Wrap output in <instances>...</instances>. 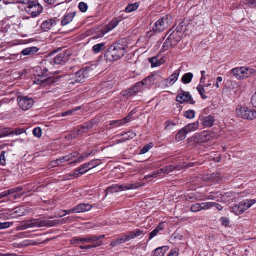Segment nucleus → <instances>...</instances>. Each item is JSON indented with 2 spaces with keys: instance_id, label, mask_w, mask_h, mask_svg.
Listing matches in <instances>:
<instances>
[{
  "instance_id": "nucleus-1",
  "label": "nucleus",
  "mask_w": 256,
  "mask_h": 256,
  "mask_svg": "<svg viewBox=\"0 0 256 256\" xmlns=\"http://www.w3.org/2000/svg\"><path fill=\"white\" fill-rule=\"evenodd\" d=\"M126 48V46L120 43L110 46L104 54L106 61L112 62L120 59L127 52Z\"/></svg>"
},
{
  "instance_id": "nucleus-51",
  "label": "nucleus",
  "mask_w": 256,
  "mask_h": 256,
  "mask_svg": "<svg viewBox=\"0 0 256 256\" xmlns=\"http://www.w3.org/2000/svg\"><path fill=\"white\" fill-rule=\"evenodd\" d=\"M152 147V144H148L144 146L140 150V154H146L149 150Z\"/></svg>"
},
{
  "instance_id": "nucleus-59",
  "label": "nucleus",
  "mask_w": 256,
  "mask_h": 256,
  "mask_svg": "<svg viewBox=\"0 0 256 256\" xmlns=\"http://www.w3.org/2000/svg\"><path fill=\"white\" fill-rule=\"evenodd\" d=\"M5 154L6 152L4 151H2L0 155V163L2 165H4L6 164Z\"/></svg>"
},
{
  "instance_id": "nucleus-32",
  "label": "nucleus",
  "mask_w": 256,
  "mask_h": 256,
  "mask_svg": "<svg viewBox=\"0 0 256 256\" xmlns=\"http://www.w3.org/2000/svg\"><path fill=\"white\" fill-rule=\"evenodd\" d=\"M42 8L38 3L33 1V17L37 16L42 11Z\"/></svg>"
},
{
  "instance_id": "nucleus-53",
  "label": "nucleus",
  "mask_w": 256,
  "mask_h": 256,
  "mask_svg": "<svg viewBox=\"0 0 256 256\" xmlns=\"http://www.w3.org/2000/svg\"><path fill=\"white\" fill-rule=\"evenodd\" d=\"M78 8L82 12H84L88 10V6L86 4L81 2L79 4Z\"/></svg>"
},
{
  "instance_id": "nucleus-11",
  "label": "nucleus",
  "mask_w": 256,
  "mask_h": 256,
  "mask_svg": "<svg viewBox=\"0 0 256 256\" xmlns=\"http://www.w3.org/2000/svg\"><path fill=\"white\" fill-rule=\"evenodd\" d=\"M71 54L72 52L69 50L62 52L52 60L50 62L54 65L63 64L69 60Z\"/></svg>"
},
{
  "instance_id": "nucleus-3",
  "label": "nucleus",
  "mask_w": 256,
  "mask_h": 256,
  "mask_svg": "<svg viewBox=\"0 0 256 256\" xmlns=\"http://www.w3.org/2000/svg\"><path fill=\"white\" fill-rule=\"evenodd\" d=\"M143 234V231L139 229L130 232L128 234H124L120 238L117 240H112L110 243V246H116L118 244L125 243L130 240L134 239L136 237L140 236Z\"/></svg>"
},
{
  "instance_id": "nucleus-24",
  "label": "nucleus",
  "mask_w": 256,
  "mask_h": 256,
  "mask_svg": "<svg viewBox=\"0 0 256 256\" xmlns=\"http://www.w3.org/2000/svg\"><path fill=\"white\" fill-rule=\"evenodd\" d=\"M203 179L204 180L208 182H216L220 179V174L218 173L208 174Z\"/></svg>"
},
{
  "instance_id": "nucleus-25",
  "label": "nucleus",
  "mask_w": 256,
  "mask_h": 256,
  "mask_svg": "<svg viewBox=\"0 0 256 256\" xmlns=\"http://www.w3.org/2000/svg\"><path fill=\"white\" fill-rule=\"evenodd\" d=\"M132 114H130L126 118L122 120H114L112 122L110 123V124L112 126H121L125 124H126L130 122L131 121L132 118H131Z\"/></svg>"
},
{
  "instance_id": "nucleus-39",
  "label": "nucleus",
  "mask_w": 256,
  "mask_h": 256,
  "mask_svg": "<svg viewBox=\"0 0 256 256\" xmlns=\"http://www.w3.org/2000/svg\"><path fill=\"white\" fill-rule=\"evenodd\" d=\"M23 132H24V130H21V129L16 130L14 131L13 130V131H10V132L6 131V132H4V134H2L0 136L4 137V136H8L9 135L14 134L16 135H20L21 134H22Z\"/></svg>"
},
{
  "instance_id": "nucleus-50",
  "label": "nucleus",
  "mask_w": 256,
  "mask_h": 256,
  "mask_svg": "<svg viewBox=\"0 0 256 256\" xmlns=\"http://www.w3.org/2000/svg\"><path fill=\"white\" fill-rule=\"evenodd\" d=\"M176 126V124L172 121H168L166 123L165 130H171Z\"/></svg>"
},
{
  "instance_id": "nucleus-16",
  "label": "nucleus",
  "mask_w": 256,
  "mask_h": 256,
  "mask_svg": "<svg viewBox=\"0 0 256 256\" xmlns=\"http://www.w3.org/2000/svg\"><path fill=\"white\" fill-rule=\"evenodd\" d=\"M56 81L57 80L54 78L52 77L48 78H44L42 77L41 79H38V80H33V82L34 84H40L42 86L45 87L56 83Z\"/></svg>"
},
{
  "instance_id": "nucleus-18",
  "label": "nucleus",
  "mask_w": 256,
  "mask_h": 256,
  "mask_svg": "<svg viewBox=\"0 0 256 256\" xmlns=\"http://www.w3.org/2000/svg\"><path fill=\"white\" fill-rule=\"evenodd\" d=\"M201 124L205 128H210L213 126L215 118L212 116H203L200 118Z\"/></svg>"
},
{
  "instance_id": "nucleus-21",
  "label": "nucleus",
  "mask_w": 256,
  "mask_h": 256,
  "mask_svg": "<svg viewBox=\"0 0 256 256\" xmlns=\"http://www.w3.org/2000/svg\"><path fill=\"white\" fill-rule=\"evenodd\" d=\"M118 23L119 21L118 19L113 20L104 30H102V34L100 35L99 37L96 36V38L102 37L118 25Z\"/></svg>"
},
{
  "instance_id": "nucleus-62",
  "label": "nucleus",
  "mask_w": 256,
  "mask_h": 256,
  "mask_svg": "<svg viewBox=\"0 0 256 256\" xmlns=\"http://www.w3.org/2000/svg\"><path fill=\"white\" fill-rule=\"evenodd\" d=\"M32 52V48H26V49L22 51V54L24 56H28V55H29Z\"/></svg>"
},
{
  "instance_id": "nucleus-6",
  "label": "nucleus",
  "mask_w": 256,
  "mask_h": 256,
  "mask_svg": "<svg viewBox=\"0 0 256 256\" xmlns=\"http://www.w3.org/2000/svg\"><path fill=\"white\" fill-rule=\"evenodd\" d=\"M256 203V200H245L232 208V212L240 215Z\"/></svg>"
},
{
  "instance_id": "nucleus-48",
  "label": "nucleus",
  "mask_w": 256,
  "mask_h": 256,
  "mask_svg": "<svg viewBox=\"0 0 256 256\" xmlns=\"http://www.w3.org/2000/svg\"><path fill=\"white\" fill-rule=\"evenodd\" d=\"M136 136V134L132 132H128L124 135V138L126 140H129L134 138Z\"/></svg>"
},
{
  "instance_id": "nucleus-47",
  "label": "nucleus",
  "mask_w": 256,
  "mask_h": 256,
  "mask_svg": "<svg viewBox=\"0 0 256 256\" xmlns=\"http://www.w3.org/2000/svg\"><path fill=\"white\" fill-rule=\"evenodd\" d=\"M33 134L37 138H40L42 135V130L41 128L38 127L33 130Z\"/></svg>"
},
{
  "instance_id": "nucleus-14",
  "label": "nucleus",
  "mask_w": 256,
  "mask_h": 256,
  "mask_svg": "<svg viewBox=\"0 0 256 256\" xmlns=\"http://www.w3.org/2000/svg\"><path fill=\"white\" fill-rule=\"evenodd\" d=\"M176 100L180 104H183L188 101H190V104H195V102L192 100V96L190 92L184 91L178 94L176 98Z\"/></svg>"
},
{
  "instance_id": "nucleus-41",
  "label": "nucleus",
  "mask_w": 256,
  "mask_h": 256,
  "mask_svg": "<svg viewBox=\"0 0 256 256\" xmlns=\"http://www.w3.org/2000/svg\"><path fill=\"white\" fill-rule=\"evenodd\" d=\"M193 78V74L192 73H188L184 75L182 78V82L185 84H189L191 82Z\"/></svg>"
},
{
  "instance_id": "nucleus-56",
  "label": "nucleus",
  "mask_w": 256,
  "mask_h": 256,
  "mask_svg": "<svg viewBox=\"0 0 256 256\" xmlns=\"http://www.w3.org/2000/svg\"><path fill=\"white\" fill-rule=\"evenodd\" d=\"M62 212H64L63 214H60L59 217H62L64 216H65L66 214H70L72 213H75L74 208L72 209H70V210H64L62 211Z\"/></svg>"
},
{
  "instance_id": "nucleus-26",
  "label": "nucleus",
  "mask_w": 256,
  "mask_h": 256,
  "mask_svg": "<svg viewBox=\"0 0 256 256\" xmlns=\"http://www.w3.org/2000/svg\"><path fill=\"white\" fill-rule=\"evenodd\" d=\"M180 70H176L174 72L173 74H172L166 80L167 84L170 86L174 84L177 81L178 78L180 76Z\"/></svg>"
},
{
  "instance_id": "nucleus-12",
  "label": "nucleus",
  "mask_w": 256,
  "mask_h": 256,
  "mask_svg": "<svg viewBox=\"0 0 256 256\" xmlns=\"http://www.w3.org/2000/svg\"><path fill=\"white\" fill-rule=\"evenodd\" d=\"M214 134L208 132H203L196 134L192 138V140L196 143L206 142L210 141L214 137Z\"/></svg>"
},
{
  "instance_id": "nucleus-33",
  "label": "nucleus",
  "mask_w": 256,
  "mask_h": 256,
  "mask_svg": "<svg viewBox=\"0 0 256 256\" xmlns=\"http://www.w3.org/2000/svg\"><path fill=\"white\" fill-rule=\"evenodd\" d=\"M152 68L161 66L164 62V60L161 58L159 60L158 57H154L150 60Z\"/></svg>"
},
{
  "instance_id": "nucleus-37",
  "label": "nucleus",
  "mask_w": 256,
  "mask_h": 256,
  "mask_svg": "<svg viewBox=\"0 0 256 256\" xmlns=\"http://www.w3.org/2000/svg\"><path fill=\"white\" fill-rule=\"evenodd\" d=\"M174 170V167L172 166H165L158 171V174H168Z\"/></svg>"
},
{
  "instance_id": "nucleus-49",
  "label": "nucleus",
  "mask_w": 256,
  "mask_h": 256,
  "mask_svg": "<svg viewBox=\"0 0 256 256\" xmlns=\"http://www.w3.org/2000/svg\"><path fill=\"white\" fill-rule=\"evenodd\" d=\"M190 210L193 212H197L202 210L200 204H196L191 206Z\"/></svg>"
},
{
  "instance_id": "nucleus-7",
  "label": "nucleus",
  "mask_w": 256,
  "mask_h": 256,
  "mask_svg": "<svg viewBox=\"0 0 256 256\" xmlns=\"http://www.w3.org/2000/svg\"><path fill=\"white\" fill-rule=\"evenodd\" d=\"M100 164L101 161L100 160H94L82 165L78 169L75 171L73 175L75 178H78L86 173L88 170L100 165Z\"/></svg>"
},
{
  "instance_id": "nucleus-46",
  "label": "nucleus",
  "mask_w": 256,
  "mask_h": 256,
  "mask_svg": "<svg viewBox=\"0 0 256 256\" xmlns=\"http://www.w3.org/2000/svg\"><path fill=\"white\" fill-rule=\"evenodd\" d=\"M202 210H208L212 208V202H206L200 204Z\"/></svg>"
},
{
  "instance_id": "nucleus-10",
  "label": "nucleus",
  "mask_w": 256,
  "mask_h": 256,
  "mask_svg": "<svg viewBox=\"0 0 256 256\" xmlns=\"http://www.w3.org/2000/svg\"><path fill=\"white\" fill-rule=\"evenodd\" d=\"M172 18L170 16H166L158 20L153 26L154 31L160 32L166 29L170 24Z\"/></svg>"
},
{
  "instance_id": "nucleus-40",
  "label": "nucleus",
  "mask_w": 256,
  "mask_h": 256,
  "mask_svg": "<svg viewBox=\"0 0 256 256\" xmlns=\"http://www.w3.org/2000/svg\"><path fill=\"white\" fill-rule=\"evenodd\" d=\"M108 193H114L121 192L120 184H115L106 189Z\"/></svg>"
},
{
  "instance_id": "nucleus-8",
  "label": "nucleus",
  "mask_w": 256,
  "mask_h": 256,
  "mask_svg": "<svg viewBox=\"0 0 256 256\" xmlns=\"http://www.w3.org/2000/svg\"><path fill=\"white\" fill-rule=\"evenodd\" d=\"M236 114L243 119L252 120L256 118V110H252L247 107L238 106L236 110Z\"/></svg>"
},
{
  "instance_id": "nucleus-30",
  "label": "nucleus",
  "mask_w": 256,
  "mask_h": 256,
  "mask_svg": "<svg viewBox=\"0 0 256 256\" xmlns=\"http://www.w3.org/2000/svg\"><path fill=\"white\" fill-rule=\"evenodd\" d=\"M169 248L168 246H164L156 248L154 253V256H164Z\"/></svg>"
},
{
  "instance_id": "nucleus-60",
  "label": "nucleus",
  "mask_w": 256,
  "mask_h": 256,
  "mask_svg": "<svg viewBox=\"0 0 256 256\" xmlns=\"http://www.w3.org/2000/svg\"><path fill=\"white\" fill-rule=\"evenodd\" d=\"M78 152H75L73 154H71L68 156H66V158H67V161H69L72 160L74 158L78 156Z\"/></svg>"
},
{
  "instance_id": "nucleus-4",
  "label": "nucleus",
  "mask_w": 256,
  "mask_h": 256,
  "mask_svg": "<svg viewBox=\"0 0 256 256\" xmlns=\"http://www.w3.org/2000/svg\"><path fill=\"white\" fill-rule=\"evenodd\" d=\"M143 234V231L139 229L130 232L128 234H124L120 238L117 240H112L110 243V246H116L118 244L125 243L130 240L134 239L136 237L140 236Z\"/></svg>"
},
{
  "instance_id": "nucleus-28",
  "label": "nucleus",
  "mask_w": 256,
  "mask_h": 256,
  "mask_svg": "<svg viewBox=\"0 0 256 256\" xmlns=\"http://www.w3.org/2000/svg\"><path fill=\"white\" fill-rule=\"evenodd\" d=\"M221 196L222 194L218 192H212L206 196V199L220 202V200H222Z\"/></svg>"
},
{
  "instance_id": "nucleus-5",
  "label": "nucleus",
  "mask_w": 256,
  "mask_h": 256,
  "mask_svg": "<svg viewBox=\"0 0 256 256\" xmlns=\"http://www.w3.org/2000/svg\"><path fill=\"white\" fill-rule=\"evenodd\" d=\"M232 74L238 80H242L256 74V71L252 68L244 67L236 68L231 70Z\"/></svg>"
},
{
  "instance_id": "nucleus-29",
  "label": "nucleus",
  "mask_w": 256,
  "mask_h": 256,
  "mask_svg": "<svg viewBox=\"0 0 256 256\" xmlns=\"http://www.w3.org/2000/svg\"><path fill=\"white\" fill-rule=\"evenodd\" d=\"M76 16L75 12H70L66 14L62 20V25L66 26L70 23Z\"/></svg>"
},
{
  "instance_id": "nucleus-45",
  "label": "nucleus",
  "mask_w": 256,
  "mask_h": 256,
  "mask_svg": "<svg viewBox=\"0 0 256 256\" xmlns=\"http://www.w3.org/2000/svg\"><path fill=\"white\" fill-rule=\"evenodd\" d=\"M138 7V5L136 3L128 5L126 8V12L128 13L137 10Z\"/></svg>"
},
{
  "instance_id": "nucleus-36",
  "label": "nucleus",
  "mask_w": 256,
  "mask_h": 256,
  "mask_svg": "<svg viewBox=\"0 0 256 256\" xmlns=\"http://www.w3.org/2000/svg\"><path fill=\"white\" fill-rule=\"evenodd\" d=\"M187 134H188L187 132H186V130H184V128H183L181 129L177 134L176 136V140L178 142L182 141L186 138Z\"/></svg>"
},
{
  "instance_id": "nucleus-43",
  "label": "nucleus",
  "mask_w": 256,
  "mask_h": 256,
  "mask_svg": "<svg viewBox=\"0 0 256 256\" xmlns=\"http://www.w3.org/2000/svg\"><path fill=\"white\" fill-rule=\"evenodd\" d=\"M184 116L188 119H193L195 118L196 112L194 110H188L184 112Z\"/></svg>"
},
{
  "instance_id": "nucleus-54",
  "label": "nucleus",
  "mask_w": 256,
  "mask_h": 256,
  "mask_svg": "<svg viewBox=\"0 0 256 256\" xmlns=\"http://www.w3.org/2000/svg\"><path fill=\"white\" fill-rule=\"evenodd\" d=\"M244 3L250 6L256 8V0H244Z\"/></svg>"
},
{
  "instance_id": "nucleus-55",
  "label": "nucleus",
  "mask_w": 256,
  "mask_h": 256,
  "mask_svg": "<svg viewBox=\"0 0 256 256\" xmlns=\"http://www.w3.org/2000/svg\"><path fill=\"white\" fill-rule=\"evenodd\" d=\"M12 224L10 222H0V230L8 228Z\"/></svg>"
},
{
  "instance_id": "nucleus-38",
  "label": "nucleus",
  "mask_w": 256,
  "mask_h": 256,
  "mask_svg": "<svg viewBox=\"0 0 256 256\" xmlns=\"http://www.w3.org/2000/svg\"><path fill=\"white\" fill-rule=\"evenodd\" d=\"M197 90L201 96L202 99L206 100L208 98V96L206 95V88L202 86L199 85L197 87Z\"/></svg>"
},
{
  "instance_id": "nucleus-52",
  "label": "nucleus",
  "mask_w": 256,
  "mask_h": 256,
  "mask_svg": "<svg viewBox=\"0 0 256 256\" xmlns=\"http://www.w3.org/2000/svg\"><path fill=\"white\" fill-rule=\"evenodd\" d=\"M120 190L122 191L124 190H131L132 186V184H120Z\"/></svg>"
},
{
  "instance_id": "nucleus-13",
  "label": "nucleus",
  "mask_w": 256,
  "mask_h": 256,
  "mask_svg": "<svg viewBox=\"0 0 256 256\" xmlns=\"http://www.w3.org/2000/svg\"><path fill=\"white\" fill-rule=\"evenodd\" d=\"M93 124L92 122H88L84 124V125L76 128L73 132L75 138L77 136L82 134H83L87 133L93 127Z\"/></svg>"
},
{
  "instance_id": "nucleus-42",
  "label": "nucleus",
  "mask_w": 256,
  "mask_h": 256,
  "mask_svg": "<svg viewBox=\"0 0 256 256\" xmlns=\"http://www.w3.org/2000/svg\"><path fill=\"white\" fill-rule=\"evenodd\" d=\"M90 154L85 153L82 156L78 158L76 160H74L72 162L70 163V164H78L82 162L85 158H86L89 156Z\"/></svg>"
},
{
  "instance_id": "nucleus-19",
  "label": "nucleus",
  "mask_w": 256,
  "mask_h": 256,
  "mask_svg": "<svg viewBox=\"0 0 256 256\" xmlns=\"http://www.w3.org/2000/svg\"><path fill=\"white\" fill-rule=\"evenodd\" d=\"M236 196L237 194L236 193L232 192H228L222 194V200H220V202L224 203L232 202L236 200Z\"/></svg>"
},
{
  "instance_id": "nucleus-15",
  "label": "nucleus",
  "mask_w": 256,
  "mask_h": 256,
  "mask_svg": "<svg viewBox=\"0 0 256 256\" xmlns=\"http://www.w3.org/2000/svg\"><path fill=\"white\" fill-rule=\"evenodd\" d=\"M88 76V72L84 70H80L77 72L76 74L71 76V80H74V82L71 83L82 82L84 79Z\"/></svg>"
},
{
  "instance_id": "nucleus-2",
  "label": "nucleus",
  "mask_w": 256,
  "mask_h": 256,
  "mask_svg": "<svg viewBox=\"0 0 256 256\" xmlns=\"http://www.w3.org/2000/svg\"><path fill=\"white\" fill-rule=\"evenodd\" d=\"M158 77H160V74L158 72L152 74L143 80L137 82L132 88L125 92L124 96L129 97L135 95L136 93L143 90L145 87L148 88V86L150 84V83L154 82L155 80H156Z\"/></svg>"
},
{
  "instance_id": "nucleus-17",
  "label": "nucleus",
  "mask_w": 256,
  "mask_h": 256,
  "mask_svg": "<svg viewBox=\"0 0 256 256\" xmlns=\"http://www.w3.org/2000/svg\"><path fill=\"white\" fill-rule=\"evenodd\" d=\"M18 104L24 110H26L32 107L31 99L28 98L26 96L19 97Z\"/></svg>"
},
{
  "instance_id": "nucleus-63",
  "label": "nucleus",
  "mask_w": 256,
  "mask_h": 256,
  "mask_svg": "<svg viewBox=\"0 0 256 256\" xmlns=\"http://www.w3.org/2000/svg\"><path fill=\"white\" fill-rule=\"evenodd\" d=\"M160 231L156 228L150 234V240L152 239L154 237L156 236Z\"/></svg>"
},
{
  "instance_id": "nucleus-31",
  "label": "nucleus",
  "mask_w": 256,
  "mask_h": 256,
  "mask_svg": "<svg viewBox=\"0 0 256 256\" xmlns=\"http://www.w3.org/2000/svg\"><path fill=\"white\" fill-rule=\"evenodd\" d=\"M95 236L90 238H86L76 240L75 242L78 244H83L85 243H92V242H96Z\"/></svg>"
},
{
  "instance_id": "nucleus-57",
  "label": "nucleus",
  "mask_w": 256,
  "mask_h": 256,
  "mask_svg": "<svg viewBox=\"0 0 256 256\" xmlns=\"http://www.w3.org/2000/svg\"><path fill=\"white\" fill-rule=\"evenodd\" d=\"M222 224V226H227L229 224H230V221H229V220L228 218H226V217H222L220 218V220Z\"/></svg>"
},
{
  "instance_id": "nucleus-58",
  "label": "nucleus",
  "mask_w": 256,
  "mask_h": 256,
  "mask_svg": "<svg viewBox=\"0 0 256 256\" xmlns=\"http://www.w3.org/2000/svg\"><path fill=\"white\" fill-rule=\"evenodd\" d=\"M132 184V190H135V189H137L140 187H142V186H144V182H136V183H134V184Z\"/></svg>"
},
{
  "instance_id": "nucleus-9",
  "label": "nucleus",
  "mask_w": 256,
  "mask_h": 256,
  "mask_svg": "<svg viewBox=\"0 0 256 256\" xmlns=\"http://www.w3.org/2000/svg\"><path fill=\"white\" fill-rule=\"evenodd\" d=\"M183 34L178 30L174 31L168 37L164 44V46L167 49L174 46L180 42Z\"/></svg>"
},
{
  "instance_id": "nucleus-22",
  "label": "nucleus",
  "mask_w": 256,
  "mask_h": 256,
  "mask_svg": "<svg viewBox=\"0 0 256 256\" xmlns=\"http://www.w3.org/2000/svg\"><path fill=\"white\" fill-rule=\"evenodd\" d=\"M74 208L75 213L78 214L90 210L92 208V206L88 204H81L76 206Z\"/></svg>"
},
{
  "instance_id": "nucleus-64",
  "label": "nucleus",
  "mask_w": 256,
  "mask_h": 256,
  "mask_svg": "<svg viewBox=\"0 0 256 256\" xmlns=\"http://www.w3.org/2000/svg\"><path fill=\"white\" fill-rule=\"evenodd\" d=\"M61 164V160H60L59 158L56 160L52 161L50 163V165L52 166V167H56Z\"/></svg>"
},
{
  "instance_id": "nucleus-61",
  "label": "nucleus",
  "mask_w": 256,
  "mask_h": 256,
  "mask_svg": "<svg viewBox=\"0 0 256 256\" xmlns=\"http://www.w3.org/2000/svg\"><path fill=\"white\" fill-rule=\"evenodd\" d=\"M178 256V250L176 248H174L171 250L170 254L168 256Z\"/></svg>"
},
{
  "instance_id": "nucleus-34",
  "label": "nucleus",
  "mask_w": 256,
  "mask_h": 256,
  "mask_svg": "<svg viewBox=\"0 0 256 256\" xmlns=\"http://www.w3.org/2000/svg\"><path fill=\"white\" fill-rule=\"evenodd\" d=\"M34 70L35 77L38 76L39 78L38 79H41L43 77L44 74L47 72V70L46 69L42 70L40 66L34 67Z\"/></svg>"
},
{
  "instance_id": "nucleus-27",
  "label": "nucleus",
  "mask_w": 256,
  "mask_h": 256,
  "mask_svg": "<svg viewBox=\"0 0 256 256\" xmlns=\"http://www.w3.org/2000/svg\"><path fill=\"white\" fill-rule=\"evenodd\" d=\"M200 126V123L198 121H197L194 123L190 124L186 126L184 128V130H186L187 134H188L190 132H195L198 130Z\"/></svg>"
},
{
  "instance_id": "nucleus-20",
  "label": "nucleus",
  "mask_w": 256,
  "mask_h": 256,
  "mask_svg": "<svg viewBox=\"0 0 256 256\" xmlns=\"http://www.w3.org/2000/svg\"><path fill=\"white\" fill-rule=\"evenodd\" d=\"M57 222L55 221H50L48 222L47 220H40L38 221V220H33V228L34 227H44V226H52L57 224Z\"/></svg>"
},
{
  "instance_id": "nucleus-35",
  "label": "nucleus",
  "mask_w": 256,
  "mask_h": 256,
  "mask_svg": "<svg viewBox=\"0 0 256 256\" xmlns=\"http://www.w3.org/2000/svg\"><path fill=\"white\" fill-rule=\"evenodd\" d=\"M106 49L105 44L100 43L96 44L92 47V50L94 54H98L102 50Z\"/></svg>"
},
{
  "instance_id": "nucleus-44",
  "label": "nucleus",
  "mask_w": 256,
  "mask_h": 256,
  "mask_svg": "<svg viewBox=\"0 0 256 256\" xmlns=\"http://www.w3.org/2000/svg\"><path fill=\"white\" fill-rule=\"evenodd\" d=\"M102 244V242H98L96 244H93L91 245H88L86 246H80V248L82 250H88L93 248H95L98 246H100Z\"/></svg>"
},
{
  "instance_id": "nucleus-23",
  "label": "nucleus",
  "mask_w": 256,
  "mask_h": 256,
  "mask_svg": "<svg viewBox=\"0 0 256 256\" xmlns=\"http://www.w3.org/2000/svg\"><path fill=\"white\" fill-rule=\"evenodd\" d=\"M57 21L54 19H50L46 20L42 24L41 28L44 31L50 30L52 27L56 26Z\"/></svg>"
}]
</instances>
